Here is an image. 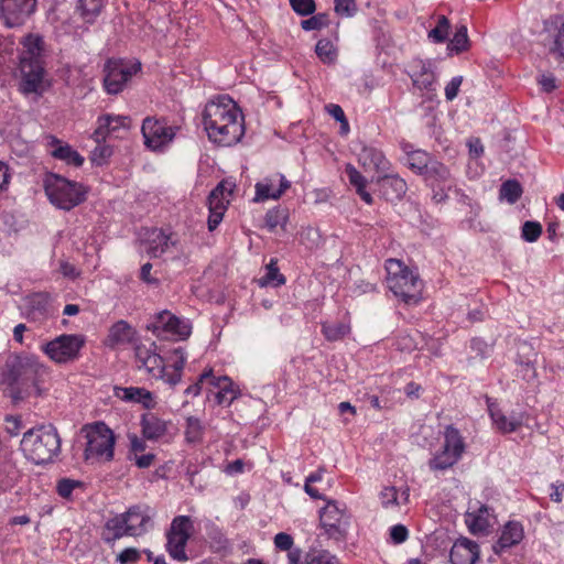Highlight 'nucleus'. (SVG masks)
Segmentation results:
<instances>
[{"label":"nucleus","instance_id":"1","mask_svg":"<svg viewBox=\"0 0 564 564\" xmlns=\"http://www.w3.org/2000/svg\"><path fill=\"white\" fill-rule=\"evenodd\" d=\"M203 122L209 140L221 147L238 143L245 134L242 113L228 96L207 102Z\"/></svg>","mask_w":564,"mask_h":564},{"label":"nucleus","instance_id":"2","mask_svg":"<svg viewBox=\"0 0 564 564\" xmlns=\"http://www.w3.org/2000/svg\"><path fill=\"white\" fill-rule=\"evenodd\" d=\"M48 377V368L35 356H14L6 364L3 381L8 384L13 403L43 393L42 384Z\"/></svg>","mask_w":564,"mask_h":564},{"label":"nucleus","instance_id":"3","mask_svg":"<svg viewBox=\"0 0 564 564\" xmlns=\"http://www.w3.org/2000/svg\"><path fill=\"white\" fill-rule=\"evenodd\" d=\"M21 449L36 465L53 462L61 451L57 430L51 424L30 429L23 434Z\"/></svg>","mask_w":564,"mask_h":564},{"label":"nucleus","instance_id":"4","mask_svg":"<svg viewBox=\"0 0 564 564\" xmlns=\"http://www.w3.org/2000/svg\"><path fill=\"white\" fill-rule=\"evenodd\" d=\"M388 288L406 304H416L421 300L422 282L400 260L386 261Z\"/></svg>","mask_w":564,"mask_h":564},{"label":"nucleus","instance_id":"5","mask_svg":"<svg viewBox=\"0 0 564 564\" xmlns=\"http://www.w3.org/2000/svg\"><path fill=\"white\" fill-rule=\"evenodd\" d=\"M50 202L59 209L70 210L86 199V191L76 183L57 174H48L44 181Z\"/></svg>","mask_w":564,"mask_h":564},{"label":"nucleus","instance_id":"6","mask_svg":"<svg viewBox=\"0 0 564 564\" xmlns=\"http://www.w3.org/2000/svg\"><path fill=\"white\" fill-rule=\"evenodd\" d=\"M194 531V521L189 516H176L172 520L165 533V549L173 560L177 562H187L189 560L186 553V545Z\"/></svg>","mask_w":564,"mask_h":564},{"label":"nucleus","instance_id":"7","mask_svg":"<svg viewBox=\"0 0 564 564\" xmlns=\"http://www.w3.org/2000/svg\"><path fill=\"white\" fill-rule=\"evenodd\" d=\"M85 448L86 460H110L113 457L115 436L112 431L104 423L97 422L87 426Z\"/></svg>","mask_w":564,"mask_h":564},{"label":"nucleus","instance_id":"8","mask_svg":"<svg viewBox=\"0 0 564 564\" xmlns=\"http://www.w3.org/2000/svg\"><path fill=\"white\" fill-rule=\"evenodd\" d=\"M177 128L163 118L143 119V145L151 152L164 153L172 144Z\"/></svg>","mask_w":564,"mask_h":564},{"label":"nucleus","instance_id":"9","mask_svg":"<svg viewBox=\"0 0 564 564\" xmlns=\"http://www.w3.org/2000/svg\"><path fill=\"white\" fill-rule=\"evenodd\" d=\"M326 505L319 510V522L325 532L333 538L345 535L349 525L350 516L345 503L327 499Z\"/></svg>","mask_w":564,"mask_h":564},{"label":"nucleus","instance_id":"10","mask_svg":"<svg viewBox=\"0 0 564 564\" xmlns=\"http://www.w3.org/2000/svg\"><path fill=\"white\" fill-rule=\"evenodd\" d=\"M141 63H129L122 59H108L105 64L104 87L108 94L122 91L130 78L140 69Z\"/></svg>","mask_w":564,"mask_h":564},{"label":"nucleus","instance_id":"11","mask_svg":"<svg viewBox=\"0 0 564 564\" xmlns=\"http://www.w3.org/2000/svg\"><path fill=\"white\" fill-rule=\"evenodd\" d=\"M147 329L158 337L178 336L181 339L187 338L192 332L186 321L176 317L167 310L156 313L147 324Z\"/></svg>","mask_w":564,"mask_h":564},{"label":"nucleus","instance_id":"12","mask_svg":"<svg viewBox=\"0 0 564 564\" xmlns=\"http://www.w3.org/2000/svg\"><path fill=\"white\" fill-rule=\"evenodd\" d=\"M141 527V513L139 507H132L127 512L116 516L106 522L104 539L108 542L120 539L123 535H138Z\"/></svg>","mask_w":564,"mask_h":564},{"label":"nucleus","instance_id":"13","mask_svg":"<svg viewBox=\"0 0 564 564\" xmlns=\"http://www.w3.org/2000/svg\"><path fill=\"white\" fill-rule=\"evenodd\" d=\"M235 187V183L224 180L208 195L209 216L207 225L210 231L215 230L221 223Z\"/></svg>","mask_w":564,"mask_h":564},{"label":"nucleus","instance_id":"14","mask_svg":"<svg viewBox=\"0 0 564 564\" xmlns=\"http://www.w3.org/2000/svg\"><path fill=\"white\" fill-rule=\"evenodd\" d=\"M80 335H61L43 346V351L55 362L64 364L75 359L84 346Z\"/></svg>","mask_w":564,"mask_h":564},{"label":"nucleus","instance_id":"15","mask_svg":"<svg viewBox=\"0 0 564 564\" xmlns=\"http://www.w3.org/2000/svg\"><path fill=\"white\" fill-rule=\"evenodd\" d=\"M21 82L19 86V90L23 95H43L47 87L48 80L46 79L45 69L43 66V62H21Z\"/></svg>","mask_w":564,"mask_h":564},{"label":"nucleus","instance_id":"16","mask_svg":"<svg viewBox=\"0 0 564 564\" xmlns=\"http://www.w3.org/2000/svg\"><path fill=\"white\" fill-rule=\"evenodd\" d=\"M37 0H0V17L9 28L22 25L35 11Z\"/></svg>","mask_w":564,"mask_h":564},{"label":"nucleus","instance_id":"17","mask_svg":"<svg viewBox=\"0 0 564 564\" xmlns=\"http://www.w3.org/2000/svg\"><path fill=\"white\" fill-rule=\"evenodd\" d=\"M291 183L281 174H274L265 177L261 182L256 184V202H263L267 199L280 198L286 189H289Z\"/></svg>","mask_w":564,"mask_h":564},{"label":"nucleus","instance_id":"18","mask_svg":"<svg viewBox=\"0 0 564 564\" xmlns=\"http://www.w3.org/2000/svg\"><path fill=\"white\" fill-rule=\"evenodd\" d=\"M452 564H475L479 558V546L466 538L458 539L449 552Z\"/></svg>","mask_w":564,"mask_h":564},{"label":"nucleus","instance_id":"19","mask_svg":"<svg viewBox=\"0 0 564 564\" xmlns=\"http://www.w3.org/2000/svg\"><path fill=\"white\" fill-rule=\"evenodd\" d=\"M51 304L47 295L35 293L28 297L24 304L25 317L35 323H42L51 316Z\"/></svg>","mask_w":564,"mask_h":564},{"label":"nucleus","instance_id":"20","mask_svg":"<svg viewBox=\"0 0 564 564\" xmlns=\"http://www.w3.org/2000/svg\"><path fill=\"white\" fill-rule=\"evenodd\" d=\"M413 85L420 90H430L435 82L432 63L423 59H413L409 73Z\"/></svg>","mask_w":564,"mask_h":564},{"label":"nucleus","instance_id":"21","mask_svg":"<svg viewBox=\"0 0 564 564\" xmlns=\"http://www.w3.org/2000/svg\"><path fill=\"white\" fill-rule=\"evenodd\" d=\"M137 335V330L126 321L121 319L110 327L105 344L110 348L126 347L135 341Z\"/></svg>","mask_w":564,"mask_h":564},{"label":"nucleus","instance_id":"22","mask_svg":"<svg viewBox=\"0 0 564 564\" xmlns=\"http://www.w3.org/2000/svg\"><path fill=\"white\" fill-rule=\"evenodd\" d=\"M381 196L389 202L400 200L408 191V185L398 175H384L377 180Z\"/></svg>","mask_w":564,"mask_h":564},{"label":"nucleus","instance_id":"23","mask_svg":"<svg viewBox=\"0 0 564 564\" xmlns=\"http://www.w3.org/2000/svg\"><path fill=\"white\" fill-rule=\"evenodd\" d=\"M535 356L533 348L527 343L519 346L517 358V364L519 366L518 373L527 382L536 378V369L534 367Z\"/></svg>","mask_w":564,"mask_h":564},{"label":"nucleus","instance_id":"24","mask_svg":"<svg viewBox=\"0 0 564 564\" xmlns=\"http://www.w3.org/2000/svg\"><path fill=\"white\" fill-rule=\"evenodd\" d=\"M523 539V528L521 523L517 521H509L503 527L501 535L497 543L494 545L496 554H500L503 551L519 544Z\"/></svg>","mask_w":564,"mask_h":564},{"label":"nucleus","instance_id":"25","mask_svg":"<svg viewBox=\"0 0 564 564\" xmlns=\"http://www.w3.org/2000/svg\"><path fill=\"white\" fill-rule=\"evenodd\" d=\"M423 175L425 180L431 183L432 187L435 185H445L448 189H452L454 186L449 170L438 161L432 160Z\"/></svg>","mask_w":564,"mask_h":564},{"label":"nucleus","instance_id":"26","mask_svg":"<svg viewBox=\"0 0 564 564\" xmlns=\"http://www.w3.org/2000/svg\"><path fill=\"white\" fill-rule=\"evenodd\" d=\"M169 422L154 414H143V440L159 441L166 436Z\"/></svg>","mask_w":564,"mask_h":564},{"label":"nucleus","instance_id":"27","mask_svg":"<svg viewBox=\"0 0 564 564\" xmlns=\"http://www.w3.org/2000/svg\"><path fill=\"white\" fill-rule=\"evenodd\" d=\"M147 236V252L150 257L158 258L165 252L169 246V237L159 229H150L143 232Z\"/></svg>","mask_w":564,"mask_h":564},{"label":"nucleus","instance_id":"28","mask_svg":"<svg viewBox=\"0 0 564 564\" xmlns=\"http://www.w3.org/2000/svg\"><path fill=\"white\" fill-rule=\"evenodd\" d=\"M359 161L365 166H372L377 172H384L389 170L390 163L384 154L375 148L365 147L360 154Z\"/></svg>","mask_w":564,"mask_h":564},{"label":"nucleus","instance_id":"29","mask_svg":"<svg viewBox=\"0 0 564 564\" xmlns=\"http://www.w3.org/2000/svg\"><path fill=\"white\" fill-rule=\"evenodd\" d=\"M171 360H172V364H171L172 370L169 371L166 369L165 382L169 383L170 386L174 387L182 379L183 369H184V366L186 362L185 351L182 348L174 349L172 352Z\"/></svg>","mask_w":564,"mask_h":564},{"label":"nucleus","instance_id":"30","mask_svg":"<svg viewBox=\"0 0 564 564\" xmlns=\"http://www.w3.org/2000/svg\"><path fill=\"white\" fill-rule=\"evenodd\" d=\"M466 523L474 534H484L488 531L490 523L488 520V508L481 506L477 512L466 514Z\"/></svg>","mask_w":564,"mask_h":564},{"label":"nucleus","instance_id":"31","mask_svg":"<svg viewBox=\"0 0 564 564\" xmlns=\"http://www.w3.org/2000/svg\"><path fill=\"white\" fill-rule=\"evenodd\" d=\"M345 172L349 183L356 188L360 198L368 205L372 204V196L366 191V177L351 164H347Z\"/></svg>","mask_w":564,"mask_h":564},{"label":"nucleus","instance_id":"32","mask_svg":"<svg viewBox=\"0 0 564 564\" xmlns=\"http://www.w3.org/2000/svg\"><path fill=\"white\" fill-rule=\"evenodd\" d=\"M143 368L151 378L165 382L166 364L159 354H148L143 357Z\"/></svg>","mask_w":564,"mask_h":564},{"label":"nucleus","instance_id":"33","mask_svg":"<svg viewBox=\"0 0 564 564\" xmlns=\"http://www.w3.org/2000/svg\"><path fill=\"white\" fill-rule=\"evenodd\" d=\"M43 41L40 36L30 34L25 37L23 43V52L21 55V62H43L42 61V47Z\"/></svg>","mask_w":564,"mask_h":564},{"label":"nucleus","instance_id":"34","mask_svg":"<svg viewBox=\"0 0 564 564\" xmlns=\"http://www.w3.org/2000/svg\"><path fill=\"white\" fill-rule=\"evenodd\" d=\"M128 118L126 117H113L110 115H106L98 120V128L96 129L94 135L106 138L107 134L115 132L120 127L127 126Z\"/></svg>","mask_w":564,"mask_h":564},{"label":"nucleus","instance_id":"35","mask_svg":"<svg viewBox=\"0 0 564 564\" xmlns=\"http://www.w3.org/2000/svg\"><path fill=\"white\" fill-rule=\"evenodd\" d=\"M444 437L445 441L443 446H445V449L452 451L453 455H456L459 459L465 449V445L459 431L454 426L448 425L445 430Z\"/></svg>","mask_w":564,"mask_h":564},{"label":"nucleus","instance_id":"36","mask_svg":"<svg viewBox=\"0 0 564 564\" xmlns=\"http://www.w3.org/2000/svg\"><path fill=\"white\" fill-rule=\"evenodd\" d=\"M432 159L429 153L422 150H415L408 153L406 165L413 172L423 175L429 167Z\"/></svg>","mask_w":564,"mask_h":564},{"label":"nucleus","instance_id":"37","mask_svg":"<svg viewBox=\"0 0 564 564\" xmlns=\"http://www.w3.org/2000/svg\"><path fill=\"white\" fill-rule=\"evenodd\" d=\"M489 411L495 425L503 433L514 432L522 424L519 417H507L499 410H494L491 408H489Z\"/></svg>","mask_w":564,"mask_h":564},{"label":"nucleus","instance_id":"38","mask_svg":"<svg viewBox=\"0 0 564 564\" xmlns=\"http://www.w3.org/2000/svg\"><path fill=\"white\" fill-rule=\"evenodd\" d=\"M552 24L555 26L556 32L550 52L564 58V15H555L552 20Z\"/></svg>","mask_w":564,"mask_h":564},{"label":"nucleus","instance_id":"39","mask_svg":"<svg viewBox=\"0 0 564 564\" xmlns=\"http://www.w3.org/2000/svg\"><path fill=\"white\" fill-rule=\"evenodd\" d=\"M315 53L324 64H334L337 59V48L328 39L319 40L315 45Z\"/></svg>","mask_w":564,"mask_h":564},{"label":"nucleus","instance_id":"40","mask_svg":"<svg viewBox=\"0 0 564 564\" xmlns=\"http://www.w3.org/2000/svg\"><path fill=\"white\" fill-rule=\"evenodd\" d=\"M285 283V278L280 273L279 268L276 265V260L271 259L269 264L265 267V274L260 278L259 284L261 286L273 285L280 286Z\"/></svg>","mask_w":564,"mask_h":564},{"label":"nucleus","instance_id":"41","mask_svg":"<svg viewBox=\"0 0 564 564\" xmlns=\"http://www.w3.org/2000/svg\"><path fill=\"white\" fill-rule=\"evenodd\" d=\"M523 193L521 184L517 180H508L500 186V199L507 200L509 204H514Z\"/></svg>","mask_w":564,"mask_h":564},{"label":"nucleus","instance_id":"42","mask_svg":"<svg viewBox=\"0 0 564 564\" xmlns=\"http://www.w3.org/2000/svg\"><path fill=\"white\" fill-rule=\"evenodd\" d=\"M52 155L74 166H80L84 163V158L68 144L57 145L52 151Z\"/></svg>","mask_w":564,"mask_h":564},{"label":"nucleus","instance_id":"43","mask_svg":"<svg viewBox=\"0 0 564 564\" xmlns=\"http://www.w3.org/2000/svg\"><path fill=\"white\" fill-rule=\"evenodd\" d=\"M322 333L327 340L337 341L350 333V326L343 322L334 324L323 323Z\"/></svg>","mask_w":564,"mask_h":564},{"label":"nucleus","instance_id":"44","mask_svg":"<svg viewBox=\"0 0 564 564\" xmlns=\"http://www.w3.org/2000/svg\"><path fill=\"white\" fill-rule=\"evenodd\" d=\"M104 0H78L77 10L86 22H93L100 13Z\"/></svg>","mask_w":564,"mask_h":564},{"label":"nucleus","instance_id":"45","mask_svg":"<svg viewBox=\"0 0 564 564\" xmlns=\"http://www.w3.org/2000/svg\"><path fill=\"white\" fill-rule=\"evenodd\" d=\"M469 47V39L467 34L466 25H460L457 28L453 39L449 41L447 45V50L449 53L459 54L462 52L467 51Z\"/></svg>","mask_w":564,"mask_h":564},{"label":"nucleus","instance_id":"46","mask_svg":"<svg viewBox=\"0 0 564 564\" xmlns=\"http://www.w3.org/2000/svg\"><path fill=\"white\" fill-rule=\"evenodd\" d=\"M458 460L456 455H453L452 451H446L445 446H443V449L441 453L436 454L431 460H430V468L433 470H444L449 467H452L454 464H456Z\"/></svg>","mask_w":564,"mask_h":564},{"label":"nucleus","instance_id":"47","mask_svg":"<svg viewBox=\"0 0 564 564\" xmlns=\"http://www.w3.org/2000/svg\"><path fill=\"white\" fill-rule=\"evenodd\" d=\"M214 384L220 389L216 393V401L218 404H223L225 402L230 404L237 398L236 393L231 389L232 382L228 377L218 378Z\"/></svg>","mask_w":564,"mask_h":564},{"label":"nucleus","instance_id":"48","mask_svg":"<svg viewBox=\"0 0 564 564\" xmlns=\"http://www.w3.org/2000/svg\"><path fill=\"white\" fill-rule=\"evenodd\" d=\"M265 226L270 231H274L276 227L284 228L288 219H289V213L285 208H273L270 209L265 214Z\"/></svg>","mask_w":564,"mask_h":564},{"label":"nucleus","instance_id":"49","mask_svg":"<svg viewBox=\"0 0 564 564\" xmlns=\"http://www.w3.org/2000/svg\"><path fill=\"white\" fill-rule=\"evenodd\" d=\"M204 426L202 422L194 416L186 419L185 438L188 443H199L203 440Z\"/></svg>","mask_w":564,"mask_h":564},{"label":"nucleus","instance_id":"50","mask_svg":"<svg viewBox=\"0 0 564 564\" xmlns=\"http://www.w3.org/2000/svg\"><path fill=\"white\" fill-rule=\"evenodd\" d=\"M323 474L324 469L319 468L315 473L310 474L304 484V491L312 498V499H318V500H326V496L321 494L313 484L319 482L323 480Z\"/></svg>","mask_w":564,"mask_h":564},{"label":"nucleus","instance_id":"51","mask_svg":"<svg viewBox=\"0 0 564 564\" xmlns=\"http://www.w3.org/2000/svg\"><path fill=\"white\" fill-rule=\"evenodd\" d=\"M451 24L445 15L438 18L437 24L429 32V37L435 43H443L447 36Z\"/></svg>","mask_w":564,"mask_h":564},{"label":"nucleus","instance_id":"52","mask_svg":"<svg viewBox=\"0 0 564 564\" xmlns=\"http://www.w3.org/2000/svg\"><path fill=\"white\" fill-rule=\"evenodd\" d=\"M97 145L91 151V161L96 165H102L106 160L112 154V150L109 145L101 143V137L95 135ZM105 138H102L104 140Z\"/></svg>","mask_w":564,"mask_h":564},{"label":"nucleus","instance_id":"53","mask_svg":"<svg viewBox=\"0 0 564 564\" xmlns=\"http://www.w3.org/2000/svg\"><path fill=\"white\" fill-rule=\"evenodd\" d=\"M113 392H115V395L118 399H120V400L129 401V402H135V403H140L141 402V388L115 387L113 388Z\"/></svg>","mask_w":564,"mask_h":564},{"label":"nucleus","instance_id":"54","mask_svg":"<svg viewBox=\"0 0 564 564\" xmlns=\"http://www.w3.org/2000/svg\"><path fill=\"white\" fill-rule=\"evenodd\" d=\"M82 487H83V482L79 481V480H74V479H69V478H62L57 482L56 490H57V494L62 498L68 499V498H70L72 492L76 488H82Z\"/></svg>","mask_w":564,"mask_h":564},{"label":"nucleus","instance_id":"55","mask_svg":"<svg viewBox=\"0 0 564 564\" xmlns=\"http://www.w3.org/2000/svg\"><path fill=\"white\" fill-rule=\"evenodd\" d=\"M542 234V226L538 221H525L522 226V238L528 242H534Z\"/></svg>","mask_w":564,"mask_h":564},{"label":"nucleus","instance_id":"56","mask_svg":"<svg viewBox=\"0 0 564 564\" xmlns=\"http://www.w3.org/2000/svg\"><path fill=\"white\" fill-rule=\"evenodd\" d=\"M291 8L300 15L305 17L314 13L316 4L314 0H289Z\"/></svg>","mask_w":564,"mask_h":564},{"label":"nucleus","instance_id":"57","mask_svg":"<svg viewBox=\"0 0 564 564\" xmlns=\"http://www.w3.org/2000/svg\"><path fill=\"white\" fill-rule=\"evenodd\" d=\"M328 23L327 15L319 13L316 15H313L306 20H303L301 22V26L305 31H313V30H321L322 28L326 26Z\"/></svg>","mask_w":564,"mask_h":564},{"label":"nucleus","instance_id":"58","mask_svg":"<svg viewBox=\"0 0 564 564\" xmlns=\"http://www.w3.org/2000/svg\"><path fill=\"white\" fill-rule=\"evenodd\" d=\"M305 564H338V561L330 553L323 551L316 555L307 554L305 557Z\"/></svg>","mask_w":564,"mask_h":564},{"label":"nucleus","instance_id":"59","mask_svg":"<svg viewBox=\"0 0 564 564\" xmlns=\"http://www.w3.org/2000/svg\"><path fill=\"white\" fill-rule=\"evenodd\" d=\"M335 11L338 14L351 17L356 12L355 0H335Z\"/></svg>","mask_w":564,"mask_h":564},{"label":"nucleus","instance_id":"60","mask_svg":"<svg viewBox=\"0 0 564 564\" xmlns=\"http://www.w3.org/2000/svg\"><path fill=\"white\" fill-rule=\"evenodd\" d=\"M462 83V76H455L451 79V82L445 87V97L447 100L452 101L457 97Z\"/></svg>","mask_w":564,"mask_h":564},{"label":"nucleus","instance_id":"61","mask_svg":"<svg viewBox=\"0 0 564 564\" xmlns=\"http://www.w3.org/2000/svg\"><path fill=\"white\" fill-rule=\"evenodd\" d=\"M390 536L395 544H401L406 541L409 532L403 524H395L390 530Z\"/></svg>","mask_w":564,"mask_h":564},{"label":"nucleus","instance_id":"62","mask_svg":"<svg viewBox=\"0 0 564 564\" xmlns=\"http://www.w3.org/2000/svg\"><path fill=\"white\" fill-rule=\"evenodd\" d=\"M128 437L130 440L131 448L133 452V456L131 459L134 462L137 467L141 468V464H142L141 454H140L141 441L139 440V437L135 434H129Z\"/></svg>","mask_w":564,"mask_h":564},{"label":"nucleus","instance_id":"63","mask_svg":"<svg viewBox=\"0 0 564 564\" xmlns=\"http://www.w3.org/2000/svg\"><path fill=\"white\" fill-rule=\"evenodd\" d=\"M274 544L282 551H290L292 550L293 539L290 534L280 532L274 536Z\"/></svg>","mask_w":564,"mask_h":564},{"label":"nucleus","instance_id":"64","mask_svg":"<svg viewBox=\"0 0 564 564\" xmlns=\"http://www.w3.org/2000/svg\"><path fill=\"white\" fill-rule=\"evenodd\" d=\"M140 553L137 549H126L119 554L118 560L121 564H130L137 562Z\"/></svg>","mask_w":564,"mask_h":564}]
</instances>
